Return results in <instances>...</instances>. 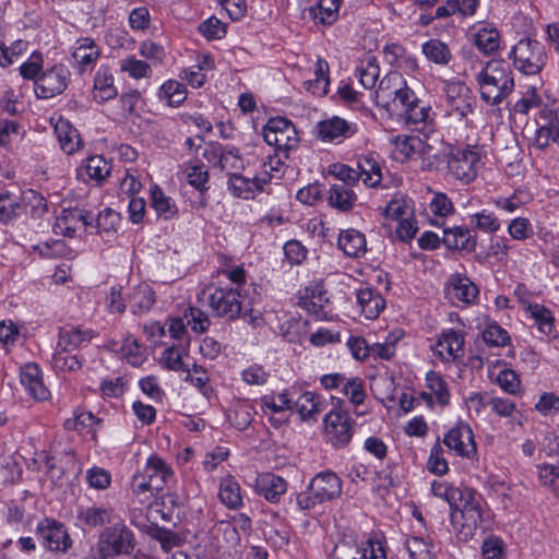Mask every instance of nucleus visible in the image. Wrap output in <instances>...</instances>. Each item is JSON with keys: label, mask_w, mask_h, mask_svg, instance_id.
<instances>
[{"label": "nucleus", "mask_w": 559, "mask_h": 559, "mask_svg": "<svg viewBox=\"0 0 559 559\" xmlns=\"http://www.w3.org/2000/svg\"><path fill=\"white\" fill-rule=\"evenodd\" d=\"M479 95L489 106L500 105L514 90L510 67L501 60H490L476 74Z\"/></svg>", "instance_id": "nucleus-1"}, {"label": "nucleus", "mask_w": 559, "mask_h": 559, "mask_svg": "<svg viewBox=\"0 0 559 559\" xmlns=\"http://www.w3.org/2000/svg\"><path fill=\"white\" fill-rule=\"evenodd\" d=\"M342 490V479L332 471H323L312 477L306 491L297 495L296 503L301 511L310 510L340 498Z\"/></svg>", "instance_id": "nucleus-2"}, {"label": "nucleus", "mask_w": 559, "mask_h": 559, "mask_svg": "<svg viewBox=\"0 0 559 559\" xmlns=\"http://www.w3.org/2000/svg\"><path fill=\"white\" fill-rule=\"evenodd\" d=\"M134 547L135 536L122 521L115 522L105 527L97 543V551L100 559L130 555Z\"/></svg>", "instance_id": "nucleus-3"}, {"label": "nucleus", "mask_w": 559, "mask_h": 559, "mask_svg": "<svg viewBox=\"0 0 559 559\" xmlns=\"http://www.w3.org/2000/svg\"><path fill=\"white\" fill-rule=\"evenodd\" d=\"M174 471L160 457L151 456L142 473H138L132 479L133 492L140 495L145 492L162 491L174 481Z\"/></svg>", "instance_id": "nucleus-4"}, {"label": "nucleus", "mask_w": 559, "mask_h": 559, "mask_svg": "<svg viewBox=\"0 0 559 559\" xmlns=\"http://www.w3.org/2000/svg\"><path fill=\"white\" fill-rule=\"evenodd\" d=\"M412 100L413 90L406 85L403 75L397 71L389 72L374 92L376 104L391 114L399 111L400 104Z\"/></svg>", "instance_id": "nucleus-5"}, {"label": "nucleus", "mask_w": 559, "mask_h": 559, "mask_svg": "<svg viewBox=\"0 0 559 559\" xmlns=\"http://www.w3.org/2000/svg\"><path fill=\"white\" fill-rule=\"evenodd\" d=\"M513 67L525 75L538 74L546 64L547 55L544 45L533 38H521L510 52Z\"/></svg>", "instance_id": "nucleus-6"}, {"label": "nucleus", "mask_w": 559, "mask_h": 559, "mask_svg": "<svg viewBox=\"0 0 559 559\" xmlns=\"http://www.w3.org/2000/svg\"><path fill=\"white\" fill-rule=\"evenodd\" d=\"M445 114L468 126V116L474 111L475 97L468 86L461 81H450L443 87Z\"/></svg>", "instance_id": "nucleus-7"}, {"label": "nucleus", "mask_w": 559, "mask_h": 559, "mask_svg": "<svg viewBox=\"0 0 559 559\" xmlns=\"http://www.w3.org/2000/svg\"><path fill=\"white\" fill-rule=\"evenodd\" d=\"M329 559H385V550L380 540L368 538L359 543L346 536L335 544Z\"/></svg>", "instance_id": "nucleus-8"}, {"label": "nucleus", "mask_w": 559, "mask_h": 559, "mask_svg": "<svg viewBox=\"0 0 559 559\" xmlns=\"http://www.w3.org/2000/svg\"><path fill=\"white\" fill-rule=\"evenodd\" d=\"M263 138L277 153L283 152L284 157H287V152L299 142L295 126L284 117L269 119L263 129Z\"/></svg>", "instance_id": "nucleus-9"}, {"label": "nucleus", "mask_w": 559, "mask_h": 559, "mask_svg": "<svg viewBox=\"0 0 559 559\" xmlns=\"http://www.w3.org/2000/svg\"><path fill=\"white\" fill-rule=\"evenodd\" d=\"M479 160L480 155L475 146L455 150L449 155L448 171L455 180L471 183L477 177Z\"/></svg>", "instance_id": "nucleus-10"}, {"label": "nucleus", "mask_w": 559, "mask_h": 559, "mask_svg": "<svg viewBox=\"0 0 559 559\" xmlns=\"http://www.w3.org/2000/svg\"><path fill=\"white\" fill-rule=\"evenodd\" d=\"M337 404L325 415L324 429L333 447L344 448L352 440L353 427L348 412L342 407L343 401L337 400Z\"/></svg>", "instance_id": "nucleus-11"}, {"label": "nucleus", "mask_w": 559, "mask_h": 559, "mask_svg": "<svg viewBox=\"0 0 559 559\" xmlns=\"http://www.w3.org/2000/svg\"><path fill=\"white\" fill-rule=\"evenodd\" d=\"M36 534L44 548L49 551L66 552L72 546V539L63 523L45 518L38 522Z\"/></svg>", "instance_id": "nucleus-12"}, {"label": "nucleus", "mask_w": 559, "mask_h": 559, "mask_svg": "<svg viewBox=\"0 0 559 559\" xmlns=\"http://www.w3.org/2000/svg\"><path fill=\"white\" fill-rule=\"evenodd\" d=\"M209 306L216 317L234 321L240 317L242 302L238 288L215 287L209 297Z\"/></svg>", "instance_id": "nucleus-13"}, {"label": "nucleus", "mask_w": 559, "mask_h": 559, "mask_svg": "<svg viewBox=\"0 0 559 559\" xmlns=\"http://www.w3.org/2000/svg\"><path fill=\"white\" fill-rule=\"evenodd\" d=\"M70 78L69 70L63 64H56L35 81V94L38 98L49 99L64 92Z\"/></svg>", "instance_id": "nucleus-14"}, {"label": "nucleus", "mask_w": 559, "mask_h": 559, "mask_svg": "<svg viewBox=\"0 0 559 559\" xmlns=\"http://www.w3.org/2000/svg\"><path fill=\"white\" fill-rule=\"evenodd\" d=\"M442 441L456 455L469 459L476 454L474 433L467 424L460 423L451 428Z\"/></svg>", "instance_id": "nucleus-15"}, {"label": "nucleus", "mask_w": 559, "mask_h": 559, "mask_svg": "<svg viewBox=\"0 0 559 559\" xmlns=\"http://www.w3.org/2000/svg\"><path fill=\"white\" fill-rule=\"evenodd\" d=\"M445 294L451 301L471 304L478 295L476 285L463 274H453L449 277Z\"/></svg>", "instance_id": "nucleus-16"}, {"label": "nucleus", "mask_w": 559, "mask_h": 559, "mask_svg": "<svg viewBox=\"0 0 559 559\" xmlns=\"http://www.w3.org/2000/svg\"><path fill=\"white\" fill-rule=\"evenodd\" d=\"M21 384L34 400L45 401L50 392L43 382L39 367L35 364H27L21 369Z\"/></svg>", "instance_id": "nucleus-17"}, {"label": "nucleus", "mask_w": 559, "mask_h": 559, "mask_svg": "<svg viewBox=\"0 0 559 559\" xmlns=\"http://www.w3.org/2000/svg\"><path fill=\"white\" fill-rule=\"evenodd\" d=\"M355 132V126L340 117H333L331 119L320 121L317 124V133L322 141L331 142L340 139H346Z\"/></svg>", "instance_id": "nucleus-18"}, {"label": "nucleus", "mask_w": 559, "mask_h": 559, "mask_svg": "<svg viewBox=\"0 0 559 559\" xmlns=\"http://www.w3.org/2000/svg\"><path fill=\"white\" fill-rule=\"evenodd\" d=\"M255 489L260 496L275 503L286 492L287 483L281 476L273 473H264L258 476Z\"/></svg>", "instance_id": "nucleus-19"}, {"label": "nucleus", "mask_w": 559, "mask_h": 559, "mask_svg": "<svg viewBox=\"0 0 559 559\" xmlns=\"http://www.w3.org/2000/svg\"><path fill=\"white\" fill-rule=\"evenodd\" d=\"M463 498L465 499V502L462 509L459 510V513L463 519L462 527L467 530L466 535H473L483 522V510L474 491H466Z\"/></svg>", "instance_id": "nucleus-20"}, {"label": "nucleus", "mask_w": 559, "mask_h": 559, "mask_svg": "<svg viewBox=\"0 0 559 559\" xmlns=\"http://www.w3.org/2000/svg\"><path fill=\"white\" fill-rule=\"evenodd\" d=\"M443 245L450 250L473 252L476 249V238L466 227L455 226L443 229Z\"/></svg>", "instance_id": "nucleus-21"}, {"label": "nucleus", "mask_w": 559, "mask_h": 559, "mask_svg": "<svg viewBox=\"0 0 559 559\" xmlns=\"http://www.w3.org/2000/svg\"><path fill=\"white\" fill-rule=\"evenodd\" d=\"M155 292L146 283L134 286L128 296L130 310L135 316H142L148 312L155 304Z\"/></svg>", "instance_id": "nucleus-22"}, {"label": "nucleus", "mask_w": 559, "mask_h": 559, "mask_svg": "<svg viewBox=\"0 0 559 559\" xmlns=\"http://www.w3.org/2000/svg\"><path fill=\"white\" fill-rule=\"evenodd\" d=\"M393 114L401 116L406 124L426 123L431 120V107L424 105L414 92L413 100L400 104L399 111H394Z\"/></svg>", "instance_id": "nucleus-23"}, {"label": "nucleus", "mask_w": 559, "mask_h": 559, "mask_svg": "<svg viewBox=\"0 0 559 559\" xmlns=\"http://www.w3.org/2000/svg\"><path fill=\"white\" fill-rule=\"evenodd\" d=\"M464 337L460 332H443L436 343V352L443 360H453L463 350Z\"/></svg>", "instance_id": "nucleus-24"}, {"label": "nucleus", "mask_w": 559, "mask_h": 559, "mask_svg": "<svg viewBox=\"0 0 559 559\" xmlns=\"http://www.w3.org/2000/svg\"><path fill=\"white\" fill-rule=\"evenodd\" d=\"M325 295L326 293L319 287L311 290V294H308L307 289L306 295L300 298L299 305L317 320H326L330 300Z\"/></svg>", "instance_id": "nucleus-25"}, {"label": "nucleus", "mask_w": 559, "mask_h": 559, "mask_svg": "<svg viewBox=\"0 0 559 559\" xmlns=\"http://www.w3.org/2000/svg\"><path fill=\"white\" fill-rule=\"evenodd\" d=\"M337 243L338 248L350 258H359L367 251L365 235L356 229L341 231Z\"/></svg>", "instance_id": "nucleus-26"}, {"label": "nucleus", "mask_w": 559, "mask_h": 559, "mask_svg": "<svg viewBox=\"0 0 559 559\" xmlns=\"http://www.w3.org/2000/svg\"><path fill=\"white\" fill-rule=\"evenodd\" d=\"M357 304L360 307L361 313L369 320L378 318L385 307L383 297L369 287L358 290Z\"/></svg>", "instance_id": "nucleus-27"}, {"label": "nucleus", "mask_w": 559, "mask_h": 559, "mask_svg": "<svg viewBox=\"0 0 559 559\" xmlns=\"http://www.w3.org/2000/svg\"><path fill=\"white\" fill-rule=\"evenodd\" d=\"M293 408L302 420L316 419L324 409V400L313 392H304L296 401H293Z\"/></svg>", "instance_id": "nucleus-28"}, {"label": "nucleus", "mask_w": 559, "mask_h": 559, "mask_svg": "<svg viewBox=\"0 0 559 559\" xmlns=\"http://www.w3.org/2000/svg\"><path fill=\"white\" fill-rule=\"evenodd\" d=\"M114 510L112 508L103 506H92L87 508H80L78 511V520L82 525L90 528H96L105 524L112 523Z\"/></svg>", "instance_id": "nucleus-29"}, {"label": "nucleus", "mask_w": 559, "mask_h": 559, "mask_svg": "<svg viewBox=\"0 0 559 559\" xmlns=\"http://www.w3.org/2000/svg\"><path fill=\"white\" fill-rule=\"evenodd\" d=\"M499 31L490 25H480L474 34V44L486 56L495 53L500 47Z\"/></svg>", "instance_id": "nucleus-30"}, {"label": "nucleus", "mask_w": 559, "mask_h": 559, "mask_svg": "<svg viewBox=\"0 0 559 559\" xmlns=\"http://www.w3.org/2000/svg\"><path fill=\"white\" fill-rule=\"evenodd\" d=\"M524 310L535 321L537 329L545 335H550L555 330V318L551 311L544 305L523 301Z\"/></svg>", "instance_id": "nucleus-31"}, {"label": "nucleus", "mask_w": 559, "mask_h": 559, "mask_svg": "<svg viewBox=\"0 0 559 559\" xmlns=\"http://www.w3.org/2000/svg\"><path fill=\"white\" fill-rule=\"evenodd\" d=\"M94 90V98L99 102H107L117 96L118 91L114 85V76L108 68L102 67L96 72Z\"/></svg>", "instance_id": "nucleus-32"}, {"label": "nucleus", "mask_w": 559, "mask_h": 559, "mask_svg": "<svg viewBox=\"0 0 559 559\" xmlns=\"http://www.w3.org/2000/svg\"><path fill=\"white\" fill-rule=\"evenodd\" d=\"M99 50L91 38H83L78 41V46L72 52V57L79 64L81 71L92 68L99 58Z\"/></svg>", "instance_id": "nucleus-33"}, {"label": "nucleus", "mask_w": 559, "mask_h": 559, "mask_svg": "<svg viewBox=\"0 0 559 559\" xmlns=\"http://www.w3.org/2000/svg\"><path fill=\"white\" fill-rule=\"evenodd\" d=\"M479 0H447L445 4L436 10V19H444L456 13L462 16H473L478 8Z\"/></svg>", "instance_id": "nucleus-34"}, {"label": "nucleus", "mask_w": 559, "mask_h": 559, "mask_svg": "<svg viewBox=\"0 0 559 559\" xmlns=\"http://www.w3.org/2000/svg\"><path fill=\"white\" fill-rule=\"evenodd\" d=\"M151 204L158 217L171 219L178 213L175 201L167 197L158 186L151 188Z\"/></svg>", "instance_id": "nucleus-35"}, {"label": "nucleus", "mask_w": 559, "mask_h": 559, "mask_svg": "<svg viewBox=\"0 0 559 559\" xmlns=\"http://www.w3.org/2000/svg\"><path fill=\"white\" fill-rule=\"evenodd\" d=\"M341 0H320L309 9L310 16L323 25L333 24L338 16Z\"/></svg>", "instance_id": "nucleus-36"}, {"label": "nucleus", "mask_w": 559, "mask_h": 559, "mask_svg": "<svg viewBox=\"0 0 559 559\" xmlns=\"http://www.w3.org/2000/svg\"><path fill=\"white\" fill-rule=\"evenodd\" d=\"M356 201V194L345 185H333L329 193V204L342 212L353 209Z\"/></svg>", "instance_id": "nucleus-37"}, {"label": "nucleus", "mask_w": 559, "mask_h": 559, "mask_svg": "<svg viewBox=\"0 0 559 559\" xmlns=\"http://www.w3.org/2000/svg\"><path fill=\"white\" fill-rule=\"evenodd\" d=\"M55 130L62 151L67 154L74 153L80 144V135L78 130L64 120H59L55 127Z\"/></svg>", "instance_id": "nucleus-38"}, {"label": "nucleus", "mask_w": 559, "mask_h": 559, "mask_svg": "<svg viewBox=\"0 0 559 559\" xmlns=\"http://www.w3.org/2000/svg\"><path fill=\"white\" fill-rule=\"evenodd\" d=\"M93 338V331L80 328L61 329L59 332L58 347L78 348Z\"/></svg>", "instance_id": "nucleus-39"}, {"label": "nucleus", "mask_w": 559, "mask_h": 559, "mask_svg": "<svg viewBox=\"0 0 559 559\" xmlns=\"http://www.w3.org/2000/svg\"><path fill=\"white\" fill-rule=\"evenodd\" d=\"M426 385L440 406H447L450 403V391L443 377L436 372L429 371L426 374Z\"/></svg>", "instance_id": "nucleus-40"}, {"label": "nucleus", "mask_w": 559, "mask_h": 559, "mask_svg": "<svg viewBox=\"0 0 559 559\" xmlns=\"http://www.w3.org/2000/svg\"><path fill=\"white\" fill-rule=\"evenodd\" d=\"M359 180L370 188L377 187L382 179L380 165L371 157H362L358 162Z\"/></svg>", "instance_id": "nucleus-41"}, {"label": "nucleus", "mask_w": 559, "mask_h": 559, "mask_svg": "<svg viewBox=\"0 0 559 559\" xmlns=\"http://www.w3.org/2000/svg\"><path fill=\"white\" fill-rule=\"evenodd\" d=\"M218 497L222 503L229 509H237L242 503L240 486L233 477L225 478L221 481Z\"/></svg>", "instance_id": "nucleus-42"}, {"label": "nucleus", "mask_w": 559, "mask_h": 559, "mask_svg": "<svg viewBox=\"0 0 559 559\" xmlns=\"http://www.w3.org/2000/svg\"><path fill=\"white\" fill-rule=\"evenodd\" d=\"M79 223L80 217L78 218L76 207L63 209L56 218L53 229L56 234L72 238L76 233Z\"/></svg>", "instance_id": "nucleus-43"}, {"label": "nucleus", "mask_w": 559, "mask_h": 559, "mask_svg": "<svg viewBox=\"0 0 559 559\" xmlns=\"http://www.w3.org/2000/svg\"><path fill=\"white\" fill-rule=\"evenodd\" d=\"M380 74V69L374 57H368L360 61L356 68V75L365 88H372L376 85Z\"/></svg>", "instance_id": "nucleus-44"}, {"label": "nucleus", "mask_w": 559, "mask_h": 559, "mask_svg": "<svg viewBox=\"0 0 559 559\" xmlns=\"http://www.w3.org/2000/svg\"><path fill=\"white\" fill-rule=\"evenodd\" d=\"M423 53L430 61L445 66L451 60V52L447 44L439 39H430L426 41L421 47Z\"/></svg>", "instance_id": "nucleus-45"}, {"label": "nucleus", "mask_w": 559, "mask_h": 559, "mask_svg": "<svg viewBox=\"0 0 559 559\" xmlns=\"http://www.w3.org/2000/svg\"><path fill=\"white\" fill-rule=\"evenodd\" d=\"M228 189L234 197L243 200L253 199L257 192L253 180L246 178L240 174H231L229 176Z\"/></svg>", "instance_id": "nucleus-46"}, {"label": "nucleus", "mask_w": 559, "mask_h": 559, "mask_svg": "<svg viewBox=\"0 0 559 559\" xmlns=\"http://www.w3.org/2000/svg\"><path fill=\"white\" fill-rule=\"evenodd\" d=\"M52 367L59 371H75L82 366L76 355H72L69 348L58 347L51 358Z\"/></svg>", "instance_id": "nucleus-47"}, {"label": "nucleus", "mask_w": 559, "mask_h": 559, "mask_svg": "<svg viewBox=\"0 0 559 559\" xmlns=\"http://www.w3.org/2000/svg\"><path fill=\"white\" fill-rule=\"evenodd\" d=\"M329 64L319 59L316 64V79L306 82L307 90L312 94L325 95L329 86Z\"/></svg>", "instance_id": "nucleus-48"}, {"label": "nucleus", "mask_w": 559, "mask_h": 559, "mask_svg": "<svg viewBox=\"0 0 559 559\" xmlns=\"http://www.w3.org/2000/svg\"><path fill=\"white\" fill-rule=\"evenodd\" d=\"M481 335L484 342L492 347H504L509 345L511 341L509 333L496 321L489 322Z\"/></svg>", "instance_id": "nucleus-49"}, {"label": "nucleus", "mask_w": 559, "mask_h": 559, "mask_svg": "<svg viewBox=\"0 0 559 559\" xmlns=\"http://www.w3.org/2000/svg\"><path fill=\"white\" fill-rule=\"evenodd\" d=\"M186 373L185 381L190 382L204 396L210 397L212 388L209 385L210 377L207 371L202 366L193 364L192 369L188 368Z\"/></svg>", "instance_id": "nucleus-50"}, {"label": "nucleus", "mask_w": 559, "mask_h": 559, "mask_svg": "<svg viewBox=\"0 0 559 559\" xmlns=\"http://www.w3.org/2000/svg\"><path fill=\"white\" fill-rule=\"evenodd\" d=\"M84 169L88 178L100 182L110 175L111 167L103 156L94 155L86 159Z\"/></svg>", "instance_id": "nucleus-51"}, {"label": "nucleus", "mask_w": 559, "mask_h": 559, "mask_svg": "<svg viewBox=\"0 0 559 559\" xmlns=\"http://www.w3.org/2000/svg\"><path fill=\"white\" fill-rule=\"evenodd\" d=\"M159 98L169 106L177 107L186 99L185 87L179 82L169 80L160 86Z\"/></svg>", "instance_id": "nucleus-52"}, {"label": "nucleus", "mask_w": 559, "mask_h": 559, "mask_svg": "<svg viewBox=\"0 0 559 559\" xmlns=\"http://www.w3.org/2000/svg\"><path fill=\"white\" fill-rule=\"evenodd\" d=\"M120 70L133 79L150 78L152 75L151 64L139 60L134 56L127 57L120 61Z\"/></svg>", "instance_id": "nucleus-53"}, {"label": "nucleus", "mask_w": 559, "mask_h": 559, "mask_svg": "<svg viewBox=\"0 0 559 559\" xmlns=\"http://www.w3.org/2000/svg\"><path fill=\"white\" fill-rule=\"evenodd\" d=\"M185 349L177 346L166 348L162 355V365L173 371H187L189 366L183 361Z\"/></svg>", "instance_id": "nucleus-54"}, {"label": "nucleus", "mask_w": 559, "mask_h": 559, "mask_svg": "<svg viewBox=\"0 0 559 559\" xmlns=\"http://www.w3.org/2000/svg\"><path fill=\"white\" fill-rule=\"evenodd\" d=\"M405 548L409 559H432V546L421 537H408L405 540Z\"/></svg>", "instance_id": "nucleus-55"}, {"label": "nucleus", "mask_w": 559, "mask_h": 559, "mask_svg": "<svg viewBox=\"0 0 559 559\" xmlns=\"http://www.w3.org/2000/svg\"><path fill=\"white\" fill-rule=\"evenodd\" d=\"M187 180L200 193L209 190V171L204 165H190L186 168Z\"/></svg>", "instance_id": "nucleus-56"}, {"label": "nucleus", "mask_w": 559, "mask_h": 559, "mask_svg": "<svg viewBox=\"0 0 559 559\" xmlns=\"http://www.w3.org/2000/svg\"><path fill=\"white\" fill-rule=\"evenodd\" d=\"M183 314L187 325L194 332L204 333L211 325L207 313L199 308L189 307L185 310Z\"/></svg>", "instance_id": "nucleus-57"}, {"label": "nucleus", "mask_w": 559, "mask_h": 559, "mask_svg": "<svg viewBox=\"0 0 559 559\" xmlns=\"http://www.w3.org/2000/svg\"><path fill=\"white\" fill-rule=\"evenodd\" d=\"M537 469L540 483L559 497V466L543 464Z\"/></svg>", "instance_id": "nucleus-58"}, {"label": "nucleus", "mask_w": 559, "mask_h": 559, "mask_svg": "<svg viewBox=\"0 0 559 559\" xmlns=\"http://www.w3.org/2000/svg\"><path fill=\"white\" fill-rule=\"evenodd\" d=\"M28 43L22 39L15 40L10 47L0 41V66L9 67L24 51H26Z\"/></svg>", "instance_id": "nucleus-59"}, {"label": "nucleus", "mask_w": 559, "mask_h": 559, "mask_svg": "<svg viewBox=\"0 0 559 559\" xmlns=\"http://www.w3.org/2000/svg\"><path fill=\"white\" fill-rule=\"evenodd\" d=\"M472 223L475 226L486 233H496L500 229L501 224L499 218L491 212L483 210L481 212L475 213L471 216Z\"/></svg>", "instance_id": "nucleus-60"}, {"label": "nucleus", "mask_w": 559, "mask_h": 559, "mask_svg": "<svg viewBox=\"0 0 559 559\" xmlns=\"http://www.w3.org/2000/svg\"><path fill=\"white\" fill-rule=\"evenodd\" d=\"M401 335V333H399V335L392 333L386 336L383 343H374L370 345V355L385 360L391 359L395 354V344L400 340Z\"/></svg>", "instance_id": "nucleus-61"}, {"label": "nucleus", "mask_w": 559, "mask_h": 559, "mask_svg": "<svg viewBox=\"0 0 559 559\" xmlns=\"http://www.w3.org/2000/svg\"><path fill=\"white\" fill-rule=\"evenodd\" d=\"M427 468L430 473L442 476L448 473V462L443 456V449L439 441L432 447L427 463Z\"/></svg>", "instance_id": "nucleus-62"}, {"label": "nucleus", "mask_w": 559, "mask_h": 559, "mask_svg": "<svg viewBox=\"0 0 559 559\" xmlns=\"http://www.w3.org/2000/svg\"><path fill=\"white\" fill-rule=\"evenodd\" d=\"M119 222L120 216L116 211L111 209H105L97 215L95 227L98 234L110 233L117 229Z\"/></svg>", "instance_id": "nucleus-63"}, {"label": "nucleus", "mask_w": 559, "mask_h": 559, "mask_svg": "<svg viewBox=\"0 0 559 559\" xmlns=\"http://www.w3.org/2000/svg\"><path fill=\"white\" fill-rule=\"evenodd\" d=\"M430 211L440 217L452 215L455 211L453 202L443 192H435L429 203Z\"/></svg>", "instance_id": "nucleus-64"}]
</instances>
